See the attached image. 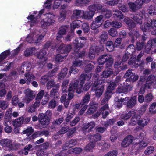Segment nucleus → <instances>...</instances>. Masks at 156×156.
I'll return each mask as SVG.
<instances>
[{
  "label": "nucleus",
  "instance_id": "nucleus-34",
  "mask_svg": "<svg viewBox=\"0 0 156 156\" xmlns=\"http://www.w3.org/2000/svg\"><path fill=\"white\" fill-rule=\"evenodd\" d=\"M95 145V143L92 141L89 142L84 148V150L87 151H90L93 150Z\"/></svg>",
  "mask_w": 156,
  "mask_h": 156
},
{
  "label": "nucleus",
  "instance_id": "nucleus-15",
  "mask_svg": "<svg viewBox=\"0 0 156 156\" xmlns=\"http://www.w3.org/2000/svg\"><path fill=\"white\" fill-rule=\"evenodd\" d=\"M47 87L48 89H50L53 87V88L51 92V93H55L57 92V90L59 87V86L58 85H55L54 80H51L48 82L47 84Z\"/></svg>",
  "mask_w": 156,
  "mask_h": 156
},
{
  "label": "nucleus",
  "instance_id": "nucleus-30",
  "mask_svg": "<svg viewBox=\"0 0 156 156\" xmlns=\"http://www.w3.org/2000/svg\"><path fill=\"white\" fill-rule=\"evenodd\" d=\"M99 42L101 44H104L108 38V35L107 33L105 32L102 33L99 36Z\"/></svg>",
  "mask_w": 156,
  "mask_h": 156
},
{
  "label": "nucleus",
  "instance_id": "nucleus-1",
  "mask_svg": "<svg viewBox=\"0 0 156 156\" xmlns=\"http://www.w3.org/2000/svg\"><path fill=\"white\" fill-rule=\"evenodd\" d=\"M79 82L78 80H76L74 81V83L70 84L68 89V99L70 100L73 98L75 90L78 94H80L81 92L82 88L81 86H79Z\"/></svg>",
  "mask_w": 156,
  "mask_h": 156
},
{
  "label": "nucleus",
  "instance_id": "nucleus-42",
  "mask_svg": "<svg viewBox=\"0 0 156 156\" xmlns=\"http://www.w3.org/2000/svg\"><path fill=\"white\" fill-rule=\"evenodd\" d=\"M67 71L68 69L66 68L62 69L58 75V79H63L66 75Z\"/></svg>",
  "mask_w": 156,
  "mask_h": 156
},
{
  "label": "nucleus",
  "instance_id": "nucleus-46",
  "mask_svg": "<svg viewBox=\"0 0 156 156\" xmlns=\"http://www.w3.org/2000/svg\"><path fill=\"white\" fill-rule=\"evenodd\" d=\"M21 66V70L26 69V70H27V69L28 68L31 69L32 65L30 62H26L23 63Z\"/></svg>",
  "mask_w": 156,
  "mask_h": 156
},
{
  "label": "nucleus",
  "instance_id": "nucleus-49",
  "mask_svg": "<svg viewBox=\"0 0 156 156\" xmlns=\"http://www.w3.org/2000/svg\"><path fill=\"white\" fill-rule=\"evenodd\" d=\"M64 119V118L63 117L59 118L53 121L52 124L54 125H59L63 121Z\"/></svg>",
  "mask_w": 156,
  "mask_h": 156
},
{
  "label": "nucleus",
  "instance_id": "nucleus-13",
  "mask_svg": "<svg viewBox=\"0 0 156 156\" xmlns=\"http://www.w3.org/2000/svg\"><path fill=\"white\" fill-rule=\"evenodd\" d=\"M95 13L94 12L90 10L85 11L82 10V17L84 20H90L93 18Z\"/></svg>",
  "mask_w": 156,
  "mask_h": 156
},
{
  "label": "nucleus",
  "instance_id": "nucleus-23",
  "mask_svg": "<svg viewBox=\"0 0 156 156\" xmlns=\"http://www.w3.org/2000/svg\"><path fill=\"white\" fill-rule=\"evenodd\" d=\"M102 6L101 4H94L89 6L88 9L90 11L95 12V11L102 9Z\"/></svg>",
  "mask_w": 156,
  "mask_h": 156
},
{
  "label": "nucleus",
  "instance_id": "nucleus-55",
  "mask_svg": "<svg viewBox=\"0 0 156 156\" xmlns=\"http://www.w3.org/2000/svg\"><path fill=\"white\" fill-rule=\"evenodd\" d=\"M112 26L115 28H119L122 26V24L119 22L115 21L111 22Z\"/></svg>",
  "mask_w": 156,
  "mask_h": 156
},
{
  "label": "nucleus",
  "instance_id": "nucleus-25",
  "mask_svg": "<svg viewBox=\"0 0 156 156\" xmlns=\"http://www.w3.org/2000/svg\"><path fill=\"white\" fill-rule=\"evenodd\" d=\"M136 103V96L131 98V99L128 101L127 106L129 108H131L133 107Z\"/></svg>",
  "mask_w": 156,
  "mask_h": 156
},
{
  "label": "nucleus",
  "instance_id": "nucleus-53",
  "mask_svg": "<svg viewBox=\"0 0 156 156\" xmlns=\"http://www.w3.org/2000/svg\"><path fill=\"white\" fill-rule=\"evenodd\" d=\"M33 132V129L32 127H30L27 128L25 130L23 131V134H26L27 136L30 135Z\"/></svg>",
  "mask_w": 156,
  "mask_h": 156
},
{
  "label": "nucleus",
  "instance_id": "nucleus-32",
  "mask_svg": "<svg viewBox=\"0 0 156 156\" xmlns=\"http://www.w3.org/2000/svg\"><path fill=\"white\" fill-rule=\"evenodd\" d=\"M91 76H88L86 74H82L80 76V79L81 81L80 83V85H79V86H81V88L82 87L83 84L84 83V80H89L91 78Z\"/></svg>",
  "mask_w": 156,
  "mask_h": 156
},
{
  "label": "nucleus",
  "instance_id": "nucleus-64",
  "mask_svg": "<svg viewBox=\"0 0 156 156\" xmlns=\"http://www.w3.org/2000/svg\"><path fill=\"white\" fill-rule=\"evenodd\" d=\"M149 13L152 15L156 14V8L152 5L150 6L149 8Z\"/></svg>",
  "mask_w": 156,
  "mask_h": 156
},
{
  "label": "nucleus",
  "instance_id": "nucleus-29",
  "mask_svg": "<svg viewBox=\"0 0 156 156\" xmlns=\"http://www.w3.org/2000/svg\"><path fill=\"white\" fill-rule=\"evenodd\" d=\"M46 54V51L43 49L41 50L37 54V56L39 58H43L44 60L43 61L44 62L47 59L45 57Z\"/></svg>",
  "mask_w": 156,
  "mask_h": 156
},
{
  "label": "nucleus",
  "instance_id": "nucleus-41",
  "mask_svg": "<svg viewBox=\"0 0 156 156\" xmlns=\"http://www.w3.org/2000/svg\"><path fill=\"white\" fill-rule=\"evenodd\" d=\"M113 12H115L113 14L114 17H116L120 19H122L123 18V16L122 12L118 10H113Z\"/></svg>",
  "mask_w": 156,
  "mask_h": 156
},
{
  "label": "nucleus",
  "instance_id": "nucleus-31",
  "mask_svg": "<svg viewBox=\"0 0 156 156\" xmlns=\"http://www.w3.org/2000/svg\"><path fill=\"white\" fill-rule=\"evenodd\" d=\"M149 112L151 114H156V102L151 103L149 106Z\"/></svg>",
  "mask_w": 156,
  "mask_h": 156
},
{
  "label": "nucleus",
  "instance_id": "nucleus-57",
  "mask_svg": "<svg viewBox=\"0 0 156 156\" xmlns=\"http://www.w3.org/2000/svg\"><path fill=\"white\" fill-rule=\"evenodd\" d=\"M82 65L83 62L82 61L76 60L73 62L72 66L74 67H79Z\"/></svg>",
  "mask_w": 156,
  "mask_h": 156
},
{
  "label": "nucleus",
  "instance_id": "nucleus-10",
  "mask_svg": "<svg viewBox=\"0 0 156 156\" xmlns=\"http://www.w3.org/2000/svg\"><path fill=\"white\" fill-rule=\"evenodd\" d=\"M140 28L143 32L151 31L152 34L155 35L156 36V29L152 30L150 24L148 23H144L143 25L140 26Z\"/></svg>",
  "mask_w": 156,
  "mask_h": 156
},
{
  "label": "nucleus",
  "instance_id": "nucleus-45",
  "mask_svg": "<svg viewBox=\"0 0 156 156\" xmlns=\"http://www.w3.org/2000/svg\"><path fill=\"white\" fill-rule=\"evenodd\" d=\"M67 11L66 10H62L60 12L58 19L60 21L64 20L66 18Z\"/></svg>",
  "mask_w": 156,
  "mask_h": 156
},
{
  "label": "nucleus",
  "instance_id": "nucleus-8",
  "mask_svg": "<svg viewBox=\"0 0 156 156\" xmlns=\"http://www.w3.org/2000/svg\"><path fill=\"white\" fill-rule=\"evenodd\" d=\"M0 144L6 150H12L13 148L12 142L9 140L2 139L0 141Z\"/></svg>",
  "mask_w": 156,
  "mask_h": 156
},
{
  "label": "nucleus",
  "instance_id": "nucleus-60",
  "mask_svg": "<svg viewBox=\"0 0 156 156\" xmlns=\"http://www.w3.org/2000/svg\"><path fill=\"white\" fill-rule=\"evenodd\" d=\"M8 103L4 101L0 100V108L2 110L6 109L8 107Z\"/></svg>",
  "mask_w": 156,
  "mask_h": 156
},
{
  "label": "nucleus",
  "instance_id": "nucleus-63",
  "mask_svg": "<svg viewBox=\"0 0 156 156\" xmlns=\"http://www.w3.org/2000/svg\"><path fill=\"white\" fill-rule=\"evenodd\" d=\"M66 56V55L62 56L60 54H58L55 57V61L57 62H62L63 61L65 57Z\"/></svg>",
  "mask_w": 156,
  "mask_h": 156
},
{
  "label": "nucleus",
  "instance_id": "nucleus-48",
  "mask_svg": "<svg viewBox=\"0 0 156 156\" xmlns=\"http://www.w3.org/2000/svg\"><path fill=\"white\" fill-rule=\"evenodd\" d=\"M90 94L89 93H87L84 96L82 100V103L83 104L82 105L85 103H88L90 101Z\"/></svg>",
  "mask_w": 156,
  "mask_h": 156
},
{
  "label": "nucleus",
  "instance_id": "nucleus-54",
  "mask_svg": "<svg viewBox=\"0 0 156 156\" xmlns=\"http://www.w3.org/2000/svg\"><path fill=\"white\" fill-rule=\"evenodd\" d=\"M139 78V76L137 75H134V76H133L131 77H129L126 79V82H134L138 80Z\"/></svg>",
  "mask_w": 156,
  "mask_h": 156
},
{
  "label": "nucleus",
  "instance_id": "nucleus-36",
  "mask_svg": "<svg viewBox=\"0 0 156 156\" xmlns=\"http://www.w3.org/2000/svg\"><path fill=\"white\" fill-rule=\"evenodd\" d=\"M32 145L31 144H29L26 145L22 150V153L25 155H27L28 154V151H32Z\"/></svg>",
  "mask_w": 156,
  "mask_h": 156
},
{
  "label": "nucleus",
  "instance_id": "nucleus-35",
  "mask_svg": "<svg viewBox=\"0 0 156 156\" xmlns=\"http://www.w3.org/2000/svg\"><path fill=\"white\" fill-rule=\"evenodd\" d=\"M139 13L137 12L136 15H133L131 16V18L135 22L137 23L141 24L142 23V21L141 19L139 18V16L138 15Z\"/></svg>",
  "mask_w": 156,
  "mask_h": 156
},
{
  "label": "nucleus",
  "instance_id": "nucleus-28",
  "mask_svg": "<svg viewBox=\"0 0 156 156\" xmlns=\"http://www.w3.org/2000/svg\"><path fill=\"white\" fill-rule=\"evenodd\" d=\"M82 10L77 9L74 10L71 16L72 19L74 20L80 18L81 13L82 14Z\"/></svg>",
  "mask_w": 156,
  "mask_h": 156
},
{
  "label": "nucleus",
  "instance_id": "nucleus-39",
  "mask_svg": "<svg viewBox=\"0 0 156 156\" xmlns=\"http://www.w3.org/2000/svg\"><path fill=\"white\" fill-rule=\"evenodd\" d=\"M108 104H106L103 107L101 108L94 115V116L96 118L98 117L100 115L101 112L105 109H108Z\"/></svg>",
  "mask_w": 156,
  "mask_h": 156
},
{
  "label": "nucleus",
  "instance_id": "nucleus-47",
  "mask_svg": "<svg viewBox=\"0 0 156 156\" xmlns=\"http://www.w3.org/2000/svg\"><path fill=\"white\" fill-rule=\"evenodd\" d=\"M69 129V127L68 126L62 127L61 128L58 132L57 133L58 135L64 134L68 131Z\"/></svg>",
  "mask_w": 156,
  "mask_h": 156
},
{
  "label": "nucleus",
  "instance_id": "nucleus-62",
  "mask_svg": "<svg viewBox=\"0 0 156 156\" xmlns=\"http://www.w3.org/2000/svg\"><path fill=\"white\" fill-rule=\"evenodd\" d=\"M82 27L85 33H88L90 30L89 24L88 23H83Z\"/></svg>",
  "mask_w": 156,
  "mask_h": 156
},
{
  "label": "nucleus",
  "instance_id": "nucleus-7",
  "mask_svg": "<svg viewBox=\"0 0 156 156\" xmlns=\"http://www.w3.org/2000/svg\"><path fill=\"white\" fill-rule=\"evenodd\" d=\"M24 92L25 94L24 102L26 103H29L34 99L35 97V94L29 88L26 89Z\"/></svg>",
  "mask_w": 156,
  "mask_h": 156
},
{
  "label": "nucleus",
  "instance_id": "nucleus-51",
  "mask_svg": "<svg viewBox=\"0 0 156 156\" xmlns=\"http://www.w3.org/2000/svg\"><path fill=\"white\" fill-rule=\"evenodd\" d=\"M108 33L112 37H115L118 35V31L117 30L114 28H111L108 31Z\"/></svg>",
  "mask_w": 156,
  "mask_h": 156
},
{
  "label": "nucleus",
  "instance_id": "nucleus-6",
  "mask_svg": "<svg viewBox=\"0 0 156 156\" xmlns=\"http://www.w3.org/2000/svg\"><path fill=\"white\" fill-rule=\"evenodd\" d=\"M104 22L103 16L100 15L96 17L91 25V28L93 30H96Z\"/></svg>",
  "mask_w": 156,
  "mask_h": 156
},
{
  "label": "nucleus",
  "instance_id": "nucleus-16",
  "mask_svg": "<svg viewBox=\"0 0 156 156\" xmlns=\"http://www.w3.org/2000/svg\"><path fill=\"white\" fill-rule=\"evenodd\" d=\"M133 137L131 135L127 136L122 143V146L124 147H126L130 145L133 141Z\"/></svg>",
  "mask_w": 156,
  "mask_h": 156
},
{
  "label": "nucleus",
  "instance_id": "nucleus-20",
  "mask_svg": "<svg viewBox=\"0 0 156 156\" xmlns=\"http://www.w3.org/2000/svg\"><path fill=\"white\" fill-rule=\"evenodd\" d=\"M73 44L75 46L74 49L76 51L84 46V42H81V41L78 38L76 39L75 40L74 42H73Z\"/></svg>",
  "mask_w": 156,
  "mask_h": 156
},
{
  "label": "nucleus",
  "instance_id": "nucleus-26",
  "mask_svg": "<svg viewBox=\"0 0 156 156\" xmlns=\"http://www.w3.org/2000/svg\"><path fill=\"white\" fill-rule=\"evenodd\" d=\"M150 119L145 117L138 121L137 124L139 126L144 127L146 126L149 122Z\"/></svg>",
  "mask_w": 156,
  "mask_h": 156
},
{
  "label": "nucleus",
  "instance_id": "nucleus-2",
  "mask_svg": "<svg viewBox=\"0 0 156 156\" xmlns=\"http://www.w3.org/2000/svg\"><path fill=\"white\" fill-rule=\"evenodd\" d=\"M98 62L99 64L101 65L106 63V68H108L113 64V59L112 55L110 54H104L100 56L98 58Z\"/></svg>",
  "mask_w": 156,
  "mask_h": 156
},
{
  "label": "nucleus",
  "instance_id": "nucleus-21",
  "mask_svg": "<svg viewBox=\"0 0 156 156\" xmlns=\"http://www.w3.org/2000/svg\"><path fill=\"white\" fill-rule=\"evenodd\" d=\"M25 79L26 80L27 84H28L32 80L35 79L34 76L32 73L28 72H26L24 74Z\"/></svg>",
  "mask_w": 156,
  "mask_h": 156
},
{
  "label": "nucleus",
  "instance_id": "nucleus-11",
  "mask_svg": "<svg viewBox=\"0 0 156 156\" xmlns=\"http://www.w3.org/2000/svg\"><path fill=\"white\" fill-rule=\"evenodd\" d=\"M122 95V94H121V95H119V96L115 97V108H120L121 107L122 105H123V102L125 101V99L127 98L128 99V98H122L120 97V96L121 95Z\"/></svg>",
  "mask_w": 156,
  "mask_h": 156
},
{
  "label": "nucleus",
  "instance_id": "nucleus-50",
  "mask_svg": "<svg viewBox=\"0 0 156 156\" xmlns=\"http://www.w3.org/2000/svg\"><path fill=\"white\" fill-rule=\"evenodd\" d=\"M154 150V148L153 146H149L145 150L144 153L145 155H148L152 154Z\"/></svg>",
  "mask_w": 156,
  "mask_h": 156
},
{
  "label": "nucleus",
  "instance_id": "nucleus-58",
  "mask_svg": "<svg viewBox=\"0 0 156 156\" xmlns=\"http://www.w3.org/2000/svg\"><path fill=\"white\" fill-rule=\"evenodd\" d=\"M56 106V102L54 99L51 100L49 102L48 108L51 109H53Z\"/></svg>",
  "mask_w": 156,
  "mask_h": 156
},
{
  "label": "nucleus",
  "instance_id": "nucleus-4",
  "mask_svg": "<svg viewBox=\"0 0 156 156\" xmlns=\"http://www.w3.org/2000/svg\"><path fill=\"white\" fill-rule=\"evenodd\" d=\"M142 1L141 0H136L133 2H130L128 3L130 10L133 12H136L141 8L142 6Z\"/></svg>",
  "mask_w": 156,
  "mask_h": 156
},
{
  "label": "nucleus",
  "instance_id": "nucleus-12",
  "mask_svg": "<svg viewBox=\"0 0 156 156\" xmlns=\"http://www.w3.org/2000/svg\"><path fill=\"white\" fill-rule=\"evenodd\" d=\"M40 122L42 125H48L50 122V119L48 116H45L43 113H40L38 115Z\"/></svg>",
  "mask_w": 156,
  "mask_h": 156
},
{
  "label": "nucleus",
  "instance_id": "nucleus-9",
  "mask_svg": "<svg viewBox=\"0 0 156 156\" xmlns=\"http://www.w3.org/2000/svg\"><path fill=\"white\" fill-rule=\"evenodd\" d=\"M72 48L71 46L70 45H64L62 44L57 49V51L62 54H66L70 51Z\"/></svg>",
  "mask_w": 156,
  "mask_h": 156
},
{
  "label": "nucleus",
  "instance_id": "nucleus-33",
  "mask_svg": "<svg viewBox=\"0 0 156 156\" xmlns=\"http://www.w3.org/2000/svg\"><path fill=\"white\" fill-rule=\"evenodd\" d=\"M113 71L112 69H108L103 72L101 76L103 78H107L113 74Z\"/></svg>",
  "mask_w": 156,
  "mask_h": 156
},
{
  "label": "nucleus",
  "instance_id": "nucleus-18",
  "mask_svg": "<svg viewBox=\"0 0 156 156\" xmlns=\"http://www.w3.org/2000/svg\"><path fill=\"white\" fill-rule=\"evenodd\" d=\"M95 125L94 122H91L89 123L83 125L82 128L83 131L87 129L88 132H90L92 131V129L95 127Z\"/></svg>",
  "mask_w": 156,
  "mask_h": 156
},
{
  "label": "nucleus",
  "instance_id": "nucleus-59",
  "mask_svg": "<svg viewBox=\"0 0 156 156\" xmlns=\"http://www.w3.org/2000/svg\"><path fill=\"white\" fill-rule=\"evenodd\" d=\"M76 130V127H73L70 129L68 132L66 134L67 137L68 138L72 137L73 134L75 133Z\"/></svg>",
  "mask_w": 156,
  "mask_h": 156
},
{
  "label": "nucleus",
  "instance_id": "nucleus-44",
  "mask_svg": "<svg viewBox=\"0 0 156 156\" xmlns=\"http://www.w3.org/2000/svg\"><path fill=\"white\" fill-rule=\"evenodd\" d=\"M35 50V48L32 47L26 50L24 52V55L26 57L32 55L33 51Z\"/></svg>",
  "mask_w": 156,
  "mask_h": 156
},
{
  "label": "nucleus",
  "instance_id": "nucleus-43",
  "mask_svg": "<svg viewBox=\"0 0 156 156\" xmlns=\"http://www.w3.org/2000/svg\"><path fill=\"white\" fill-rule=\"evenodd\" d=\"M104 90L103 85H102L100 87H99L96 90V96L98 97H100L102 94Z\"/></svg>",
  "mask_w": 156,
  "mask_h": 156
},
{
  "label": "nucleus",
  "instance_id": "nucleus-52",
  "mask_svg": "<svg viewBox=\"0 0 156 156\" xmlns=\"http://www.w3.org/2000/svg\"><path fill=\"white\" fill-rule=\"evenodd\" d=\"M9 53V50H6L2 53L0 56V62L5 59Z\"/></svg>",
  "mask_w": 156,
  "mask_h": 156
},
{
  "label": "nucleus",
  "instance_id": "nucleus-40",
  "mask_svg": "<svg viewBox=\"0 0 156 156\" xmlns=\"http://www.w3.org/2000/svg\"><path fill=\"white\" fill-rule=\"evenodd\" d=\"M106 49L109 52L113 51L114 49V44H113V42L111 41H108L107 42L106 44Z\"/></svg>",
  "mask_w": 156,
  "mask_h": 156
},
{
  "label": "nucleus",
  "instance_id": "nucleus-38",
  "mask_svg": "<svg viewBox=\"0 0 156 156\" xmlns=\"http://www.w3.org/2000/svg\"><path fill=\"white\" fill-rule=\"evenodd\" d=\"M135 48L133 44H130L127 48L126 52L129 55H132L135 51Z\"/></svg>",
  "mask_w": 156,
  "mask_h": 156
},
{
  "label": "nucleus",
  "instance_id": "nucleus-22",
  "mask_svg": "<svg viewBox=\"0 0 156 156\" xmlns=\"http://www.w3.org/2000/svg\"><path fill=\"white\" fill-rule=\"evenodd\" d=\"M132 116L129 124L133 126L135 125L137 123V122L139 120L138 118H139L140 116L135 111L134 113L133 114Z\"/></svg>",
  "mask_w": 156,
  "mask_h": 156
},
{
  "label": "nucleus",
  "instance_id": "nucleus-37",
  "mask_svg": "<svg viewBox=\"0 0 156 156\" xmlns=\"http://www.w3.org/2000/svg\"><path fill=\"white\" fill-rule=\"evenodd\" d=\"M49 143L48 142H46L45 143L43 144H42L40 145V148L41 150L40 151H38L37 153V154L39 156H41V155L40 154L39 155L38 154L39 152L41 151V150H45L48 149V148Z\"/></svg>",
  "mask_w": 156,
  "mask_h": 156
},
{
  "label": "nucleus",
  "instance_id": "nucleus-14",
  "mask_svg": "<svg viewBox=\"0 0 156 156\" xmlns=\"http://www.w3.org/2000/svg\"><path fill=\"white\" fill-rule=\"evenodd\" d=\"M129 35L131 37V42L133 43L135 41V38H138L140 36L139 32L135 29H131L128 33Z\"/></svg>",
  "mask_w": 156,
  "mask_h": 156
},
{
  "label": "nucleus",
  "instance_id": "nucleus-56",
  "mask_svg": "<svg viewBox=\"0 0 156 156\" xmlns=\"http://www.w3.org/2000/svg\"><path fill=\"white\" fill-rule=\"evenodd\" d=\"M77 144L76 140L75 139H71L69 140L66 144H65V146L66 147H71L69 146L70 145H72L73 146H75Z\"/></svg>",
  "mask_w": 156,
  "mask_h": 156
},
{
  "label": "nucleus",
  "instance_id": "nucleus-17",
  "mask_svg": "<svg viewBox=\"0 0 156 156\" xmlns=\"http://www.w3.org/2000/svg\"><path fill=\"white\" fill-rule=\"evenodd\" d=\"M24 120V118L23 117H19L15 120L13 122V125L14 127H15L14 129L15 132L16 133H18L19 131L18 130L17 132L15 131V130H17L18 129L16 128L19 127L21 126L22 124L23 123Z\"/></svg>",
  "mask_w": 156,
  "mask_h": 156
},
{
  "label": "nucleus",
  "instance_id": "nucleus-5",
  "mask_svg": "<svg viewBox=\"0 0 156 156\" xmlns=\"http://www.w3.org/2000/svg\"><path fill=\"white\" fill-rule=\"evenodd\" d=\"M47 15V18L42 20L41 22V26L44 28H46L47 26L53 25L55 22L53 19L54 16L49 14Z\"/></svg>",
  "mask_w": 156,
  "mask_h": 156
},
{
  "label": "nucleus",
  "instance_id": "nucleus-3",
  "mask_svg": "<svg viewBox=\"0 0 156 156\" xmlns=\"http://www.w3.org/2000/svg\"><path fill=\"white\" fill-rule=\"evenodd\" d=\"M44 36V35H40L39 32L36 30L32 32L30 36L27 37L26 40L30 43H38L41 41Z\"/></svg>",
  "mask_w": 156,
  "mask_h": 156
},
{
  "label": "nucleus",
  "instance_id": "nucleus-61",
  "mask_svg": "<svg viewBox=\"0 0 156 156\" xmlns=\"http://www.w3.org/2000/svg\"><path fill=\"white\" fill-rule=\"evenodd\" d=\"M118 7L119 9L124 12H127L128 11V9L127 6L124 4H119Z\"/></svg>",
  "mask_w": 156,
  "mask_h": 156
},
{
  "label": "nucleus",
  "instance_id": "nucleus-24",
  "mask_svg": "<svg viewBox=\"0 0 156 156\" xmlns=\"http://www.w3.org/2000/svg\"><path fill=\"white\" fill-rule=\"evenodd\" d=\"M68 26H66L64 27H61L60 30L58 33V35L57 36L56 39L58 41H60V38L62 37V36L65 34L66 32V31Z\"/></svg>",
  "mask_w": 156,
  "mask_h": 156
},
{
  "label": "nucleus",
  "instance_id": "nucleus-27",
  "mask_svg": "<svg viewBox=\"0 0 156 156\" xmlns=\"http://www.w3.org/2000/svg\"><path fill=\"white\" fill-rule=\"evenodd\" d=\"M134 113V111H130L127 113H123L121 115L120 118L125 120L128 119Z\"/></svg>",
  "mask_w": 156,
  "mask_h": 156
},
{
  "label": "nucleus",
  "instance_id": "nucleus-19",
  "mask_svg": "<svg viewBox=\"0 0 156 156\" xmlns=\"http://www.w3.org/2000/svg\"><path fill=\"white\" fill-rule=\"evenodd\" d=\"M87 138L93 142L95 143V142L99 141L101 138V136L99 134H89L87 136Z\"/></svg>",
  "mask_w": 156,
  "mask_h": 156
}]
</instances>
